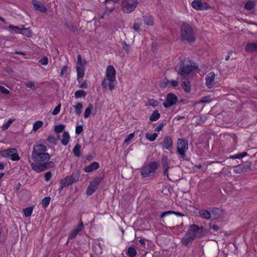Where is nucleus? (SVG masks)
I'll use <instances>...</instances> for the list:
<instances>
[{
    "mask_svg": "<svg viewBox=\"0 0 257 257\" xmlns=\"http://www.w3.org/2000/svg\"><path fill=\"white\" fill-rule=\"evenodd\" d=\"M102 179V178L97 177L90 183L86 191L87 195L90 196L96 191Z\"/></svg>",
    "mask_w": 257,
    "mask_h": 257,
    "instance_id": "obj_11",
    "label": "nucleus"
},
{
    "mask_svg": "<svg viewBox=\"0 0 257 257\" xmlns=\"http://www.w3.org/2000/svg\"><path fill=\"white\" fill-rule=\"evenodd\" d=\"M92 108H93L92 104L89 103L88 104V107L87 108H86L85 111H84V117L85 118H88L90 116Z\"/></svg>",
    "mask_w": 257,
    "mask_h": 257,
    "instance_id": "obj_35",
    "label": "nucleus"
},
{
    "mask_svg": "<svg viewBox=\"0 0 257 257\" xmlns=\"http://www.w3.org/2000/svg\"><path fill=\"white\" fill-rule=\"evenodd\" d=\"M74 182L70 176H67L65 179L60 181L61 185V189L63 187H66L73 184Z\"/></svg>",
    "mask_w": 257,
    "mask_h": 257,
    "instance_id": "obj_20",
    "label": "nucleus"
},
{
    "mask_svg": "<svg viewBox=\"0 0 257 257\" xmlns=\"http://www.w3.org/2000/svg\"><path fill=\"white\" fill-rule=\"evenodd\" d=\"M80 176V173L78 171L76 173H73L71 175H70V177L71 178L72 180H73V182H77Z\"/></svg>",
    "mask_w": 257,
    "mask_h": 257,
    "instance_id": "obj_45",
    "label": "nucleus"
},
{
    "mask_svg": "<svg viewBox=\"0 0 257 257\" xmlns=\"http://www.w3.org/2000/svg\"><path fill=\"white\" fill-rule=\"evenodd\" d=\"M84 228V225L81 218L80 219V223L74 228L78 232H80Z\"/></svg>",
    "mask_w": 257,
    "mask_h": 257,
    "instance_id": "obj_46",
    "label": "nucleus"
},
{
    "mask_svg": "<svg viewBox=\"0 0 257 257\" xmlns=\"http://www.w3.org/2000/svg\"><path fill=\"white\" fill-rule=\"evenodd\" d=\"M43 122L41 120H38L36 121L34 124L33 127V130L34 131H36L39 128H40L43 125Z\"/></svg>",
    "mask_w": 257,
    "mask_h": 257,
    "instance_id": "obj_38",
    "label": "nucleus"
},
{
    "mask_svg": "<svg viewBox=\"0 0 257 257\" xmlns=\"http://www.w3.org/2000/svg\"><path fill=\"white\" fill-rule=\"evenodd\" d=\"M170 83L173 87H177L178 85V82L177 80H171Z\"/></svg>",
    "mask_w": 257,
    "mask_h": 257,
    "instance_id": "obj_62",
    "label": "nucleus"
},
{
    "mask_svg": "<svg viewBox=\"0 0 257 257\" xmlns=\"http://www.w3.org/2000/svg\"><path fill=\"white\" fill-rule=\"evenodd\" d=\"M52 174L51 172L49 171L45 173L44 175V178L46 181H49L52 177Z\"/></svg>",
    "mask_w": 257,
    "mask_h": 257,
    "instance_id": "obj_56",
    "label": "nucleus"
},
{
    "mask_svg": "<svg viewBox=\"0 0 257 257\" xmlns=\"http://www.w3.org/2000/svg\"><path fill=\"white\" fill-rule=\"evenodd\" d=\"M33 209V208L32 207H27V208H26L25 209H24V212L25 216L26 217L30 216L32 213Z\"/></svg>",
    "mask_w": 257,
    "mask_h": 257,
    "instance_id": "obj_40",
    "label": "nucleus"
},
{
    "mask_svg": "<svg viewBox=\"0 0 257 257\" xmlns=\"http://www.w3.org/2000/svg\"><path fill=\"white\" fill-rule=\"evenodd\" d=\"M19 34L30 37L32 36V32L30 28H21Z\"/></svg>",
    "mask_w": 257,
    "mask_h": 257,
    "instance_id": "obj_29",
    "label": "nucleus"
},
{
    "mask_svg": "<svg viewBox=\"0 0 257 257\" xmlns=\"http://www.w3.org/2000/svg\"><path fill=\"white\" fill-rule=\"evenodd\" d=\"M256 4V1L249 0L245 4L244 8L247 10H250L252 9Z\"/></svg>",
    "mask_w": 257,
    "mask_h": 257,
    "instance_id": "obj_28",
    "label": "nucleus"
},
{
    "mask_svg": "<svg viewBox=\"0 0 257 257\" xmlns=\"http://www.w3.org/2000/svg\"><path fill=\"white\" fill-rule=\"evenodd\" d=\"M178 101V98L175 94L173 93H169L167 95L166 99L163 104L165 108H169L176 104Z\"/></svg>",
    "mask_w": 257,
    "mask_h": 257,
    "instance_id": "obj_12",
    "label": "nucleus"
},
{
    "mask_svg": "<svg viewBox=\"0 0 257 257\" xmlns=\"http://www.w3.org/2000/svg\"><path fill=\"white\" fill-rule=\"evenodd\" d=\"M158 137V134L156 133H154L153 134H150L149 133H147L145 134V138L149 140L151 142H153L156 140L157 137Z\"/></svg>",
    "mask_w": 257,
    "mask_h": 257,
    "instance_id": "obj_32",
    "label": "nucleus"
},
{
    "mask_svg": "<svg viewBox=\"0 0 257 257\" xmlns=\"http://www.w3.org/2000/svg\"><path fill=\"white\" fill-rule=\"evenodd\" d=\"M247 155V154L246 152H242L241 153L237 154L235 155L236 159H241L243 157L246 156Z\"/></svg>",
    "mask_w": 257,
    "mask_h": 257,
    "instance_id": "obj_60",
    "label": "nucleus"
},
{
    "mask_svg": "<svg viewBox=\"0 0 257 257\" xmlns=\"http://www.w3.org/2000/svg\"><path fill=\"white\" fill-rule=\"evenodd\" d=\"M171 214H174L178 216H181V217H183V216H185V215L184 214L180 213L179 212H176V211H168L163 212L162 213V214L161 215V217L163 218L164 217H165L168 215Z\"/></svg>",
    "mask_w": 257,
    "mask_h": 257,
    "instance_id": "obj_27",
    "label": "nucleus"
},
{
    "mask_svg": "<svg viewBox=\"0 0 257 257\" xmlns=\"http://www.w3.org/2000/svg\"><path fill=\"white\" fill-rule=\"evenodd\" d=\"M47 140L48 142H49L50 143L56 145V139L53 136H49L47 138Z\"/></svg>",
    "mask_w": 257,
    "mask_h": 257,
    "instance_id": "obj_49",
    "label": "nucleus"
},
{
    "mask_svg": "<svg viewBox=\"0 0 257 257\" xmlns=\"http://www.w3.org/2000/svg\"><path fill=\"white\" fill-rule=\"evenodd\" d=\"M203 227L200 228L198 225L196 224H192L190 226L189 230L185 234V236L182 238V243L187 246L196 237H200L202 236L201 233Z\"/></svg>",
    "mask_w": 257,
    "mask_h": 257,
    "instance_id": "obj_3",
    "label": "nucleus"
},
{
    "mask_svg": "<svg viewBox=\"0 0 257 257\" xmlns=\"http://www.w3.org/2000/svg\"><path fill=\"white\" fill-rule=\"evenodd\" d=\"M250 168V163L245 162L240 164L234 167L233 171L237 174H241L245 172Z\"/></svg>",
    "mask_w": 257,
    "mask_h": 257,
    "instance_id": "obj_15",
    "label": "nucleus"
},
{
    "mask_svg": "<svg viewBox=\"0 0 257 257\" xmlns=\"http://www.w3.org/2000/svg\"><path fill=\"white\" fill-rule=\"evenodd\" d=\"M170 160L167 156L163 155L162 156V165L164 169V175L167 176L168 179L170 180L169 177L168 170L169 167Z\"/></svg>",
    "mask_w": 257,
    "mask_h": 257,
    "instance_id": "obj_14",
    "label": "nucleus"
},
{
    "mask_svg": "<svg viewBox=\"0 0 257 257\" xmlns=\"http://www.w3.org/2000/svg\"><path fill=\"white\" fill-rule=\"evenodd\" d=\"M192 7L195 10L203 11L208 9L210 6L206 3H202L200 0H194L191 3Z\"/></svg>",
    "mask_w": 257,
    "mask_h": 257,
    "instance_id": "obj_13",
    "label": "nucleus"
},
{
    "mask_svg": "<svg viewBox=\"0 0 257 257\" xmlns=\"http://www.w3.org/2000/svg\"><path fill=\"white\" fill-rule=\"evenodd\" d=\"M14 119H9L8 121L4 123L2 126V130L3 131H6L7 130L10 126V125L12 124V123L14 121Z\"/></svg>",
    "mask_w": 257,
    "mask_h": 257,
    "instance_id": "obj_42",
    "label": "nucleus"
},
{
    "mask_svg": "<svg viewBox=\"0 0 257 257\" xmlns=\"http://www.w3.org/2000/svg\"><path fill=\"white\" fill-rule=\"evenodd\" d=\"M65 128V125L63 124H59L55 126L54 131L57 133H59L63 131Z\"/></svg>",
    "mask_w": 257,
    "mask_h": 257,
    "instance_id": "obj_44",
    "label": "nucleus"
},
{
    "mask_svg": "<svg viewBox=\"0 0 257 257\" xmlns=\"http://www.w3.org/2000/svg\"><path fill=\"white\" fill-rule=\"evenodd\" d=\"M69 67L67 66H64L63 67L60 72V76L63 77L64 75H66Z\"/></svg>",
    "mask_w": 257,
    "mask_h": 257,
    "instance_id": "obj_48",
    "label": "nucleus"
},
{
    "mask_svg": "<svg viewBox=\"0 0 257 257\" xmlns=\"http://www.w3.org/2000/svg\"><path fill=\"white\" fill-rule=\"evenodd\" d=\"M135 137L134 133H131L130 135L127 136V137L124 140V143L128 145L130 144V141L134 138Z\"/></svg>",
    "mask_w": 257,
    "mask_h": 257,
    "instance_id": "obj_47",
    "label": "nucleus"
},
{
    "mask_svg": "<svg viewBox=\"0 0 257 257\" xmlns=\"http://www.w3.org/2000/svg\"><path fill=\"white\" fill-rule=\"evenodd\" d=\"M65 26L70 31L74 32H75L77 30L76 26H74L72 23H65Z\"/></svg>",
    "mask_w": 257,
    "mask_h": 257,
    "instance_id": "obj_43",
    "label": "nucleus"
},
{
    "mask_svg": "<svg viewBox=\"0 0 257 257\" xmlns=\"http://www.w3.org/2000/svg\"><path fill=\"white\" fill-rule=\"evenodd\" d=\"M61 106V103H59L58 105H57L56 106V107L54 108V109L53 110V111L52 112V114L53 115H57L58 113H59V112L60 111Z\"/></svg>",
    "mask_w": 257,
    "mask_h": 257,
    "instance_id": "obj_53",
    "label": "nucleus"
},
{
    "mask_svg": "<svg viewBox=\"0 0 257 257\" xmlns=\"http://www.w3.org/2000/svg\"><path fill=\"white\" fill-rule=\"evenodd\" d=\"M188 149V141L186 139H179L177 143V152L180 155L179 159L186 160V152Z\"/></svg>",
    "mask_w": 257,
    "mask_h": 257,
    "instance_id": "obj_7",
    "label": "nucleus"
},
{
    "mask_svg": "<svg viewBox=\"0 0 257 257\" xmlns=\"http://www.w3.org/2000/svg\"><path fill=\"white\" fill-rule=\"evenodd\" d=\"M0 92L2 93L5 94L6 95L9 94L10 93V91L8 89L6 88L4 86L0 85Z\"/></svg>",
    "mask_w": 257,
    "mask_h": 257,
    "instance_id": "obj_52",
    "label": "nucleus"
},
{
    "mask_svg": "<svg viewBox=\"0 0 257 257\" xmlns=\"http://www.w3.org/2000/svg\"><path fill=\"white\" fill-rule=\"evenodd\" d=\"M148 102L149 104L153 107L157 106L158 105V101L154 99H149Z\"/></svg>",
    "mask_w": 257,
    "mask_h": 257,
    "instance_id": "obj_55",
    "label": "nucleus"
},
{
    "mask_svg": "<svg viewBox=\"0 0 257 257\" xmlns=\"http://www.w3.org/2000/svg\"><path fill=\"white\" fill-rule=\"evenodd\" d=\"M185 80L183 81L181 84V85L184 89V90L187 92L189 93L191 91V85L190 82L188 81V79H185Z\"/></svg>",
    "mask_w": 257,
    "mask_h": 257,
    "instance_id": "obj_23",
    "label": "nucleus"
},
{
    "mask_svg": "<svg viewBox=\"0 0 257 257\" xmlns=\"http://www.w3.org/2000/svg\"><path fill=\"white\" fill-rule=\"evenodd\" d=\"M81 148L80 144H77L73 149V153L76 157H80L81 155Z\"/></svg>",
    "mask_w": 257,
    "mask_h": 257,
    "instance_id": "obj_30",
    "label": "nucleus"
},
{
    "mask_svg": "<svg viewBox=\"0 0 257 257\" xmlns=\"http://www.w3.org/2000/svg\"><path fill=\"white\" fill-rule=\"evenodd\" d=\"M80 88H86L87 87V84L86 81L83 82L79 86Z\"/></svg>",
    "mask_w": 257,
    "mask_h": 257,
    "instance_id": "obj_63",
    "label": "nucleus"
},
{
    "mask_svg": "<svg viewBox=\"0 0 257 257\" xmlns=\"http://www.w3.org/2000/svg\"><path fill=\"white\" fill-rule=\"evenodd\" d=\"M210 212H211V218L213 219L218 218L220 216L219 209L217 208H212Z\"/></svg>",
    "mask_w": 257,
    "mask_h": 257,
    "instance_id": "obj_31",
    "label": "nucleus"
},
{
    "mask_svg": "<svg viewBox=\"0 0 257 257\" xmlns=\"http://www.w3.org/2000/svg\"><path fill=\"white\" fill-rule=\"evenodd\" d=\"M166 123H164V122H162V123H160L158 126L155 128V131H156V132H160L161 131L162 128H163V127L166 125Z\"/></svg>",
    "mask_w": 257,
    "mask_h": 257,
    "instance_id": "obj_59",
    "label": "nucleus"
},
{
    "mask_svg": "<svg viewBox=\"0 0 257 257\" xmlns=\"http://www.w3.org/2000/svg\"><path fill=\"white\" fill-rule=\"evenodd\" d=\"M209 100L207 97H204L202 98V99L200 100V102L201 103H207L209 102Z\"/></svg>",
    "mask_w": 257,
    "mask_h": 257,
    "instance_id": "obj_64",
    "label": "nucleus"
},
{
    "mask_svg": "<svg viewBox=\"0 0 257 257\" xmlns=\"http://www.w3.org/2000/svg\"><path fill=\"white\" fill-rule=\"evenodd\" d=\"M161 114L159 112L158 110H154L150 116L149 119L150 121H155L159 119L160 117Z\"/></svg>",
    "mask_w": 257,
    "mask_h": 257,
    "instance_id": "obj_26",
    "label": "nucleus"
},
{
    "mask_svg": "<svg viewBox=\"0 0 257 257\" xmlns=\"http://www.w3.org/2000/svg\"><path fill=\"white\" fill-rule=\"evenodd\" d=\"M138 4V0H122L121 10L123 13L130 14L135 10Z\"/></svg>",
    "mask_w": 257,
    "mask_h": 257,
    "instance_id": "obj_8",
    "label": "nucleus"
},
{
    "mask_svg": "<svg viewBox=\"0 0 257 257\" xmlns=\"http://www.w3.org/2000/svg\"><path fill=\"white\" fill-rule=\"evenodd\" d=\"M74 107L75 113L77 115H79L82 112L83 108L82 104L80 102H78Z\"/></svg>",
    "mask_w": 257,
    "mask_h": 257,
    "instance_id": "obj_36",
    "label": "nucleus"
},
{
    "mask_svg": "<svg viewBox=\"0 0 257 257\" xmlns=\"http://www.w3.org/2000/svg\"><path fill=\"white\" fill-rule=\"evenodd\" d=\"M9 27L11 29H12L14 32L19 34V32L20 31V30H21L20 28H19L17 26H13L12 25H10Z\"/></svg>",
    "mask_w": 257,
    "mask_h": 257,
    "instance_id": "obj_54",
    "label": "nucleus"
},
{
    "mask_svg": "<svg viewBox=\"0 0 257 257\" xmlns=\"http://www.w3.org/2000/svg\"><path fill=\"white\" fill-rule=\"evenodd\" d=\"M122 49L123 50H125L127 53H128L131 50V47L125 42H123L122 43Z\"/></svg>",
    "mask_w": 257,
    "mask_h": 257,
    "instance_id": "obj_50",
    "label": "nucleus"
},
{
    "mask_svg": "<svg viewBox=\"0 0 257 257\" xmlns=\"http://www.w3.org/2000/svg\"><path fill=\"white\" fill-rule=\"evenodd\" d=\"M86 95V92L82 90H77L74 93L75 97L76 98L84 97Z\"/></svg>",
    "mask_w": 257,
    "mask_h": 257,
    "instance_id": "obj_37",
    "label": "nucleus"
},
{
    "mask_svg": "<svg viewBox=\"0 0 257 257\" xmlns=\"http://www.w3.org/2000/svg\"><path fill=\"white\" fill-rule=\"evenodd\" d=\"M32 3L35 10L40 11L43 13H46L47 12V8L41 2L36 0H33Z\"/></svg>",
    "mask_w": 257,
    "mask_h": 257,
    "instance_id": "obj_18",
    "label": "nucleus"
},
{
    "mask_svg": "<svg viewBox=\"0 0 257 257\" xmlns=\"http://www.w3.org/2000/svg\"><path fill=\"white\" fill-rule=\"evenodd\" d=\"M86 64V61L85 60H82V57L80 55L77 56V63L76 66V69L77 74V80L80 82L82 80V77L84 75L85 66Z\"/></svg>",
    "mask_w": 257,
    "mask_h": 257,
    "instance_id": "obj_9",
    "label": "nucleus"
},
{
    "mask_svg": "<svg viewBox=\"0 0 257 257\" xmlns=\"http://www.w3.org/2000/svg\"><path fill=\"white\" fill-rule=\"evenodd\" d=\"M46 147L42 144L35 145L32 153V158L34 162L30 165L33 170L37 173H40L45 170L53 168L55 164L53 161H49L51 156L46 153Z\"/></svg>",
    "mask_w": 257,
    "mask_h": 257,
    "instance_id": "obj_1",
    "label": "nucleus"
},
{
    "mask_svg": "<svg viewBox=\"0 0 257 257\" xmlns=\"http://www.w3.org/2000/svg\"><path fill=\"white\" fill-rule=\"evenodd\" d=\"M70 140V136L67 132H64L62 135V139L61 140L62 144L66 146L68 144Z\"/></svg>",
    "mask_w": 257,
    "mask_h": 257,
    "instance_id": "obj_25",
    "label": "nucleus"
},
{
    "mask_svg": "<svg viewBox=\"0 0 257 257\" xmlns=\"http://www.w3.org/2000/svg\"><path fill=\"white\" fill-rule=\"evenodd\" d=\"M99 164L97 162H94L91 163L89 165L86 166L84 171L86 172H91L92 171L97 169L99 168Z\"/></svg>",
    "mask_w": 257,
    "mask_h": 257,
    "instance_id": "obj_21",
    "label": "nucleus"
},
{
    "mask_svg": "<svg viewBox=\"0 0 257 257\" xmlns=\"http://www.w3.org/2000/svg\"><path fill=\"white\" fill-rule=\"evenodd\" d=\"M83 131V125H77L75 128V133L77 135H80Z\"/></svg>",
    "mask_w": 257,
    "mask_h": 257,
    "instance_id": "obj_51",
    "label": "nucleus"
},
{
    "mask_svg": "<svg viewBox=\"0 0 257 257\" xmlns=\"http://www.w3.org/2000/svg\"><path fill=\"white\" fill-rule=\"evenodd\" d=\"M79 232L77 231L74 228L70 231L68 236V239H74Z\"/></svg>",
    "mask_w": 257,
    "mask_h": 257,
    "instance_id": "obj_41",
    "label": "nucleus"
},
{
    "mask_svg": "<svg viewBox=\"0 0 257 257\" xmlns=\"http://www.w3.org/2000/svg\"><path fill=\"white\" fill-rule=\"evenodd\" d=\"M142 20L140 18H138L135 20L133 26V29L135 31H139L140 30V26L142 25Z\"/></svg>",
    "mask_w": 257,
    "mask_h": 257,
    "instance_id": "obj_33",
    "label": "nucleus"
},
{
    "mask_svg": "<svg viewBox=\"0 0 257 257\" xmlns=\"http://www.w3.org/2000/svg\"><path fill=\"white\" fill-rule=\"evenodd\" d=\"M114 9V8H112L111 9H108V8L107 7L106 10L104 12V14L109 15L113 12Z\"/></svg>",
    "mask_w": 257,
    "mask_h": 257,
    "instance_id": "obj_61",
    "label": "nucleus"
},
{
    "mask_svg": "<svg viewBox=\"0 0 257 257\" xmlns=\"http://www.w3.org/2000/svg\"><path fill=\"white\" fill-rule=\"evenodd\" d=\"M181 36L183 41L192 43L195 40V35L192 27L189 24L183 22L180 28Z\"/></svg>",
    "mask_w": 257,
    "mask_h": 257,
    "instance_id": "obj_5",
    "label": "nucleus"
},
{
    "mask_svg": "<svg viewBox=\"0 0 257 257\" xmlns=\"http://www.w3.org/2000/svg\"><path fill=\"white\" fill-rule=\"evenodd\" d=\"M144 23L148 26H152L154 24L153 18L150 15H146L143 16Z\"/></svg>",
    "mask_w": 257,
    "mask_h": 257,
    "instance_id": "obj_22",
    "label": "nucleus"
},
{
    "mask_svg": "<svg viewBox=\"0 0 257 257\" xmlns=\"http://www.w3.org/2000/svg\"><path fill=\"white\" fill-rule=\"evenodd\" d=\"M197 67L192 65L191 62L188 59H184L181 61L178 74L180 76L182 80L188 79L190 74Z\"/></svg>",
    "mask_w": 257,
    "mask_h": 257,
    "instance_id": "obj_4",
    "label": "nucleus"
},
{
    "mask_svg": "<svg viewBox=\"0 0 257 257\" xmlns=\"http://www.w3.org/2000/svg\"><path fill=\"white\" fill-rule=\"evenodd\" d=\"M115 70L113 66L109 65L107 67L105 75L102 81V86L104 89H108L111 91L114 89L115 85Z\"/></svg>",
    "mask_w": 257,
    "mask_h": 257,
    "instance_id": "obj_2",
    "label": "nucleus"
},
{
    "mask_svg": "<svg viewBox=\"0 0 257 257\" xmlns=\"http://www.w3.org/2000/svg\"><path fill=\"white\" fill-rule=\"evenodd\" d=\"M0 156L2 157L10 158L14 161H19L20 159L17 150L15 148H9L0 151Z\"/></svg>",
    "mask_w": 257,
    "mask_h": 257,
    "instance_id": "obj_10",
    "label": "nucleus"
},
{
    "mask_svg": "<svg viewBox=\"0 0 257 257\" xmlns=\"http://www.w3.org/2000/svg\"><path fill=\"white\" fill-rule=\"evenodd\" d=\"M159 166V163L150 162L148 165L143 166L141 168V175L143 177H148L154 175Z\"/></svg>",
    "mask_w": 257,
    "mask_h": 257,
    "instance_id": "obj_6",
    "label": "nucleus"
},
{
    "mask_svg": "<svg viewBox=\"0 0 257 257\" xmlns=\"http://www.w3.org/2000/svg\"><path fill=\"white\" fill-rule=\"evenodd\" d=\"M25 85L27 87L34 89L36 87L35 84L32 81H30L25 83Z\"/></svg>",
    "mask_w": 257,
    "mask_h": 257,
    "instance_id": "obj_57",
    "label": "nucleus"
},
{
    "mask_svg": "<svg viewBox=\"0 0 257 257\" xmlns=\"http://www.w3.org/2000/svg\"><path fill=\"white\" fill-rule=\"evenodd\" d=\"M215 74L213 72H211L207 74L206 77L205 84L208 88H212L215 85Z\"/></svg>",
    "mask_w": 257,
    "mask_h": 257,
    "instance_id": "obj_17",
    "label": "nucleus"
},
{
    "mask_svg": "<svg viewBox=\"0 0 257 257\" xmlns=\"http://www.w3.org/2000/svg\"><path fill=\"white\" fill-rule=\"evenodd\" d=\"M245 51L249 53L257 52V43H250L246 45Z\"/></svg>",
    "mask_w": 257,
    "mask_h": 257,
    "instance_id": "obj_19",
    "label": "nucleus"
},
{
    "mask_svg": "<svg viewBox=\"0 0 257 257\" xmlns=\"http://www.w3.org/2000/svg\"><path fill=\"white\" fill-rule=\"evenodd\" d=\"M126 254L130 257H135L137 254L136 248L133 246L128 247Z\"/></svg>",
    "mask_w": 257,
    "mask_h": 257,
    "instance_id": "obj_34",
    "label": "nucleus"
},
{
    "mask_svg": "<svg viewBox=\"0 0 257 257\" xmlns=\"http://www.w3.org/2000/svg\"><path fill=\"white\" fill-rule=\"evenodd\" d=\"M163 149L171 150L173 145V141L172 138L169 136H166L163 142L160 144Z\"/></svg>",
    "mask_w": 257,
    "mask_h": 257,
    "instance_id": "obj_16",
    "label": "nucleus"
},
{
    "mask_svg": "<svg viewBox=\"0 0 257 257\" xmlns=\"http://www.w3.org/2000/svg\"><path fill=\"white\" fill-rule=\"evenodd\" d=\"M51 200L50 197H45L42 200V205L44 207H46L48 206Z\"/></svg>",
    "mask_w": 257,
    "mask_h": 257,
    "instance_id": "obj_39",
    "label": "nucleus"
},
{
    "mask_svg": "<svg viewBox=\"0 0 257 257\" xmlns=\"http://www.w3.org/2000/svg\"><path fill=\"white\" fill-rule=\"evenodd\" d=\"M48 62V59L47 57H44L41 59L39 60V63H40L43 65H47Z\"/></svg>",
    "mask_w": 257,
    "mask_h": 257,
    "instance_id": "obj_58",
    "label": "nucleus"
},
{
    "mask_svg": "<svg viewBox=\"0 0 257 257\" xmlns=\"http://www.w3.org/2000/svg\"><path fill=\"white\" fill-rule=\"evenodd\" d=\"M199 214L201 217L206 219L211 218V212L207 210H201L199 211Z\"/></svg>",
    "mask_w": 257,
    "mask_h": 257,
    "instance_id": "obj_24",
    "label": "nucleus"
}]
</instances>
